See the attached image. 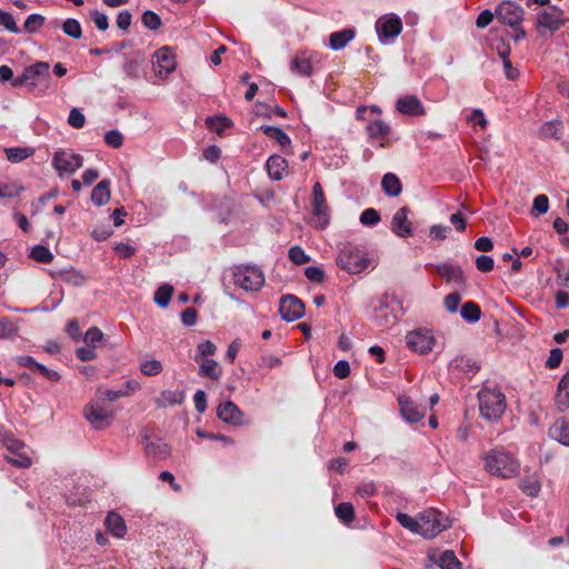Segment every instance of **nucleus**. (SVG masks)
Segmentation results:
<instances>
[{"instance_id":"nucleus-1","label":"nucleus","mask_w":569,"mask_h":569,"mask_svg":"<svg viewBox=\"0 0 569 569\" xmlns=\"http://www.w3.org/2000/svg\"><path fill=\"white\" fill-rule=\"evenodd\" d=\"M12 87H28L34 94H44L51 87L50 66L39 61L23 69L22 74L11 82Z\"/></svg>"},{"instance_id":"nucleus-2","label":"nucleus","mask_w":569,"mask_h":569,"mask_svg":"<svg viewBox=\"0 0 569 569\" xmlns=\"http://www.w3.org/2000/svg\"><path fill=\"white\" fill-rule=\"evenodd\" d=\"M480 416L488 421H498L506 410V397L498 389L482 388L478 392Z\"/></svg>"},{"instance_id":"nucleus-3","label":"nucleus","mask_w":569,"mask_h":569,"mask_svg":"<svg viewBox=\"0 0 569 569\" xmlns=\"http://www.w3.org/2000/svg\"><path fill=\"white\" fill-rule=\"evenodd\" d=\"M486 470L501 478L515 477L519 471L518 461L509 453L491 450L485 457Z\"/></svg>"},{"instance_id":"nucleus-4","label":"nucleus","mask_w":569,"mask_h":569,"mask_svg":"<svg viewBox=\"0 0 569 569\" xmlns=\"http://www.w3.org/2000/svg\"><path fill=\"white\" fill-rule=\"evenodd\" d=\"M566 23L565 12L557 6H547L536 14V29L540 37L552 36Z\"/></svg>"},{"instance_id":"nucleus-5","label":"nucleus","mask_w":569,"mask_h":569,"mask_svg":"<svg viewBox=\"0 0 569 569\" xmlns=\"http://www.w3.org/2000/svg\"><path fill=\"white\" fill-rule=\"evenodd\" d=\"M450 527V521L442 512L428 509L419 513L418 535L432 539Z\"/></svg>"},{"instance_id":"nucleus-6","label":"nucleus","mask_w":569,"mask_h":569,"mask_svg":"<svg viewBox=\"0 0 569 569\" xmlns=\"http://www.w3.org/2000/svg\"><path fill=\"white\" fill-rule=\"evenodd\" d=\"M233 280L246 291H258L264 283V273L256 264H239L233 269Z\"/></svg>"},{"instance_id":"nucleus-7","label":"nucleus","mask_w":569,"mask_h":569,"mask_svg":"<svg viewBox=\"0 0 569 569\" xmlns=\"http://www.w3.org/2000/svg\"><path fill=\"white\" fill-rule=\"evenodd\" d=\"M337 264L349 273H360L369 264L365 253L353 244H346L337 257Z\"/></svg>"},{"instance_id":"nucleus-8","label":"nucleus","mask_w":569,"mask_h":569,"mask_svg":"<svg viewBox=\"0 0 569 569\" xmlns=\"http://www.w3.org/2000/svg\"><path fill=\"white\" fill-rule=\"evenodd\" d=\"M4 447L8 451L6 460L17 468H29L32 465L29 448L20 440L6 438Z\"/></svg>"},{"instance_id":"nucleus-9","label":"nucleus","mask_w":569,"mask_h":569,"mask_svg":"<svg viewBox=\"0 0 569 569\" xmlns=\"http://www.w3.org/2000/svg\"><path fill=\"white\" fill-rule=\"evenodd\" d=\"M82 164V156L71 150H59L54 152L52 158V166L58 171L59 176H63L64 173L72 174L81 168Z\"/></svg>"},{"instance_id":"nucleus-10","label":"nucleus","mask_w":569,"mask_h":569,"mask_svg":"<svg viewBox=\"0 0 569 569\" xmlns=\"http://www.w3.org/2000/svg\"><path fill=\"white\" fill-rule=\"evenodd\" d=\"M376 30L381 43L388 44L400 34L402 30V21L396 14H389L378 19L376 22Z\"/></svg>"},{"instance_id":"nucleus-11","label":"nucleus","mask_w":569,"mask_h":569,"mask_svg":"<svg viewBox=\"0 0 569 569\" xmlns=\"http://www.w3.org/2000/svg\"><path fill=\"white\" fill-rule=\"evenodd\" d=\"M311 206L312 213L317 218V227L325 229L329 224L330 214L320 182H316L312 187Z\"/></svg>"},{"instance_id":"nucleus-12","label":"nucleus","mask_w":569,"mask_h":569,"mask_svg":"<svg viewBox=\"0 0 569 569\" xmlns=\"http://www.w3.org/2000/svg\"><path fill=\"white\" fill-rule=\"evenodd\" d=\"M406 342L410 350L426 355L433 349L436 340L428 330L416 329L407 333Z\"/></svg>"},{"instance_id":"nucleus-13","label":"nucleus","mask_w":569,"mask_h":569,"mask_svg":"<svg viewBox=\"0 0 569 569\" xmlns=\"http://www.w3.org/2000/svg\"><path fill=\"white\" fill-rule=\"evenodd\" d=\"M84 416L94 429H104L113 420V412L100 402L88 405L84 408Z\"/></svg>"},{"instance_id":"nucleus-14","label":"nucleus","mask_w":569,"mask_h":569,"mask_svg":"<svg viewBox=\"0 0 569 569\" xmlns=\"http://www.w3.org/2000/svg\"><path fill=\"white\" fill-rule=\"evenodd\" d=\"M495 16L501 23L517 27L521 24L525 11L512 1H503L496 8Z\"/></svg>"},{"instance_id":"nucleus-15","label":"nucleus","mask_w":569,"mask_h":569,"mask_svg":"<svg viewBox=\"0 0 569 569\" xmlns=\"http://www.w3.org/2000/svg\"><path fill=\"white\" fill-rule=\"evenodd\" d=\"M279 313L288 322L296 321L305 315V305L296 296L286 295L279 301Z\"/></svg>"},{"instance_id":"nucleus-16","label":"nucleus","mask_w":569,"mask_h":569,"mask_svg":"<svg viewBox=\"0 0 569 569\" xmlns=\"http://www.w3.org/2000/svg\"><path fill=\"white\" fill-rule=\"evenodd\" d=\"M410 209L401 207L396 211L391 220V230L401 238L411 237L413 233L411 221L408 219Z\"/></svg>"},{"instance_id":"nucleus-17","label":"nucleus","mask_w":569,"mask_h":569,"mask_svg":"<svg viewBox=\"0 0 569 569\" xmlns=\"http://www.w3.org/2000/svg\"><path fill=\"white\" fill-rule=\"evenodd\" d=\"M154 67L159 74L168 76L176 69V56L172 49L163 47L154 52Z\"/></svg>"},{"instance_id":"nucleus-18","label":"nucleus","mask_w":569,"mask_h":569,"mask_svg":"<svg viewBox=\"0 0 569 569\" xmlns=\"http://www.w3.org/2000/svg\"><path fill=\"white\" fill-rule=\"evenodd\" d=\"M400 412L402 418L410 423L420 421L425 415L426 409L416 405L410 398L401 396L398 399Z\"/></svg>"},{"instance_id":"nucleus-19","label":"nucleus","mask_w":569,"mask_h":569,"mask_svg":"<svg viewBox=\"0 0 569 569\" xmlns=\"http://www.w3.org/2000/svg\"><path fill=\"white\" fill-rule=\"evenodd\" d=\"M217 416L226 423L240 426L242 425V411L232 401H226L217 407Z\"/></svg>"},{"instance_id":"nucleus-20","label":"nucleus","mask_w":569,"mask_h":569,"mask_svg":"<svg viewBox=\"0 0 569 569\" xmlns=\"http://www.w3.org/2000/svg\"><path fill=\"white\" fill-rule=\"evenodd\" d=\"M396 109L398 112L410 117L422 116L426 112L422 102L416 96L399 98L396 102Z\"/></svg>"},{"instance_id":"nucleus-21","label":"nucleus","mask_w":569,"mask_h":569,"mask_svg":"<svg viewBox=\"0 0 569 569\" xmlns=\"http://www.w3.org/2000/svg\"><path fill=\"white\" fill-rule=\"evenodd\" d=\"M143 443L146 456L153 460L167 459L171 453V449L167 443L161 440L150 441L147 435L143 436Z\"/></svg>"},{"instance_id":"nucleus-22","label":"nucleus","mask_w":569,"mask_h":569,"mask_svg":"<svg viewBox=\"0 0 569 569\" xmlns=\"http://www.w3.org/2000/svg\"><path fill=\"white\" fill-rule=\"evenodd\" d=\"M437 272L448 282L463 283V271L459 266L451 263H440L436 266Z\"/></svg>"},{"instance_id":"nucleus-23","label":"nucleus","mask_w":569,"mask_h":569,"mask_svg":"<svg viewBox=\"0 0 569 569\" xmlns=\"http://www.w3.org/2000/svg\"><path fill=\"white\" fill-rule=\"evenodd\" d=\"M356 37V31L352 28H347L329 36V47L335 50L343 49Z\"/></svg>"},{"instance_id":"nucleus-24","label":"nucleus","mask_w":569,"mask_h":569,"mask_svg":"<svg viewBox=\"0 0 569 569\" xmlns=\"http://www.w3.org/2000/svg\"><path fill=\"white\" fill-rule=\"evenodd\" d=\"M104 525L107 530L117 538H123L127 532V526L123 518L117 512H109Z\"/></svg>"},{"instance_id":"nucleus-25","label":"nucleus","mask_w":569,"mask_h":569,"mask_svg":"<svg viewBox=\"0 0 569 569\" xmlns=\"http://www.w3.org/2000/svg\"><path fill=\"white\" fill-rule=\"evenodd\" d=\"M290 70L302 77L312 74L311 58L306 52L297 54L290 62Z\"/></svg>"},{"instance_id":"nucleus-26","label":"nucleus","mask_w":569,"mask_h":569,"mask_svg":"<svg viewBox=\"0 0 569 569\" xmlns=\"http://www.w3.org/2000/svg\"><path fill=\"white\" fill-rule=\"evenodd\" d=\"M266 168L269 177L272 180L279 181L283 178V172L287 169V161L281 156L273 154L268 158Z\"/></svg>"},{"instance_id":"nucleus-27","label":"nucleus","mask_w":569,"mask_h":569,"mask_svg":"<svg viewBox=\"0 0 569 569\" xmlns=\"http://www.w3.org/2000/svg\"><path fill=\"white\" fill-rule=\"evenodd\" d=\"M549 436L561 445L569 446V420H556L549 429Z\"/></svg>"},{"instance_id":"nucleus-28","label":"nucleus","mask_w":569,"mask_h":569,"mask_svg":"<svg viewBox=\"0 0 569 569\" xmlns=\"http://www.w3.org/2000/svg\"><path fill=\"white\" fill-rule=\"evenodd\" d=\"M111 182L109 179L101 180L91 192V201L97 206L101 207L109 202Z\"/></svg>"},{"instance_id":"nucleus-29","label":"nucleus","mask_w":569,"mask_h":569,"mask_svg":"<svg viewBox=\"0 0 569 569\" xmlns=\"http://www.w3.org/2000/svg\"><path fill=\"white\" fill-rule=\"evenodd\" d=\"M184 401V392L181 390H164L157 398L156 403L160 408L181 405Z\"/></svg>"},{"instance_id":"nucleus-30","label":"nucleus","mask_w":569,"mask_h":569,"mask_svg":"<svg viewBox=\"0 0 569 569\" xmlns=\"http://www.w3.org/2000/svg\"><path fill=\"white\" fill-rule=\"evenodd\" d=\"M381 188L387 196L397 197L401 193L402 184L395 173L388 172L382 177Z\"/></svg>"},{"instance_id":"nucleus-31","label":"nucleus","mask_w":569,"mask_h":569,"mask_svg":"<svg viewBox=\"0 0 569 569\" xmlns=\"http://www.w3.org/2000/svg\"><path fill=\"white\" fill-rule=\"evenodd\" d=\"M260 130L269 138L276 140L282 148L291 144L290 137L279 127L261 126Z\"/></svg>"},{"instance_id":"nucleus-32","label":"nucleus","mask_w":569,"mask_h":569,"mask_svg":"<svg viewBox=\"0 0 569 569\" xmlns=\"http://www.w3.org/2000/svg\"><path fill=\"white\" fill-rule=\"evenodd\" d=\"M366 129L371 139H383L391 130L390 126L380 119L369 121Z\"/></svg>"},{"instance_id":"nucleus-33","label":"nucleus","mask_w":569,"mask_h":569,"mask_svg":"<svg viewBox=\"0 0 569 569\" xmlns=\"http://www.w3.org/2000/svg\"><path fill=\"white\" fill-rule=\"evenodd\" d=\"M7 159L12 163L21 162L34 153L30 147H12L4 150Z\"/></svg>"},{"instance_id":"nucleus-34","label":"nucleus","mask_w":569,"mask_h":569,"mask_svg":"<svg viewBox=\"0 0 569 569\" xmlns=\"http://www.w3.org/2000/svg\"><path fill=\"white\" fill-rule=\"evenodd\" d=\"M436 563L441 569H461L462 565L459 559L456 557L452 550H446L441 552Z\"/></svg>"},{"instance_id":"nucleus-35","label":"nucleus","mask_w":569,"mask_h":569,"mask_svg":"<svg viewBox=\"0 0 569 569\" xmlns=\"http://www.w3.org/2000/svg\"><path fill=\"white\" fill-rule=\"evenodd\" d=\"M460 315L468 322H477L481 317V310L477 303L468 301L462 305Z\"/></svg>"},{"instance_id":"nucleus-36","label":"nucleus","mask_w":569,"mask_h":569,"mask_svg":"<svg viewBox=\"0 0 569 569\" xmlns=\"http://www.w3.org/2000/svg\"><path fill=\"white\" fill-rule=\"evenodd\" d=\"M199 375L214 380L219 379L221 371L218 369V362L213 359H204L200 365Z\"/></svg>"},{"instance_id":"nucleus-37","label":"nucleus","mask_w":569,"mask_h":569,"mask_svg":"<svg viewBox=\"0 0 569 569\" xmlns=\"http://www.w3.org/2000/svg\"><path fill=\"white\" fill-rule=\"evenodd\" d=\"M62 31L68 37L78 40L82 37V28L77 19L69 18L61 24Z\"/></svg>"},{"instance_id":"nucleus-38","label":"nucleus","mask_w":569,"mask_h":569,"mask_svg":"<svg viewBox=\"0 0 569 569\" xmlns=\"http://www.w3.org/2000/svg\"><path fill=\"white\" fill-rule=\"evenodd\" d=\"M173 293V287L170 284H162L160 286L157 291L154 292V302L161 307L164 308L169 305L171 297Z\"/></svg>"},{"instance_id":"nucleus-39","label":"nucleus","mask_w":569,"mask_h":569,"mask_svg":"<svg viewBox=\"0 0 569 569\" xmlns=\"http://www.w3.org/2000/svg\"><path fill=\"white\" fill-rule=\"evenodd\" d=\"M335 513L343 523H350L355 518L353 506L350 502H341L337 505Z\"/></svg>"},{"instance_id":"nucleus-40","label":"nucleus","mask_w":569,"mask_h":569,"mask_svg":"<svg viewBox=\"0 0 569 569\" xmlns=\"http://www.w3.org/2000/svg\"><path fill=\"white\" fill-rule=\"evenodd\" d=\"M206 122L208 128L218 134H221L226 128L231 126L229 118L222 116L208 117Z\"/></svg>"},{"instance_id":"nucleus-41","label":"nucleus","mask_w":569,"mask_h":569,"mask_svg":"<svg viewBox=\"0 0 569 569\" xmlns=\"http://www.w3.org/2000/svg\"><path fill=\"white\" fill-rule=\"evenodd\" d=\"M18 326L10 319L3 318L0 320V339H13L18 336Z\"/></svg>"},{"instance_id":"nucleus-42","label":"nucleus","mask_w":569,"mask_h":569,"mask_svg":"<svg viewBox=\"0 0 569 569\" xmlns=\"http://www.w3.org/2000/svg\"><path fill=\"white\" fill-rule=\"evenodd\" d=\"M396 519L403 528L418 535L419 516L417 518H412L407 513L398 512Z\"/></svg>"},{"instance_id":"nucleus-43","label":"nucleus","mask_w":569,"mask_h":569,"mask_svg":"<svg viewBox=\"0 0 569 569\" xmlns=\"http://www.w3.org/2000/svg\"><path fill=\"white\" fill-rule=\"evenodd\" d=\"M44 23V17L38 13L28 16L24 21L23 28L28 33L37 32Z\"/></svg>"},{"instance_id":"nucleus-44","label":"nucleus","mask_w":569,"mask_h":569,"mask_svg":"<svg viewBox=\"0 0 569 569\" xmlns=\"http://www.w3.org/2000/svg\"><path fill=\"white\" fill-rule=\"evenodd\" d=\"M30 257L33 260L42 263H48L53 259L51 251L47 247L40 244L33 247Z\"/></svg>"},{"instance_id":"nucleus-45","label":"nucleus","mask_w":569,"mask_h":569,"mask_svg":"<svg viewBox=\"0 0 569 569\" xmlns=\"http://www.w3.org/2000/svg\"><path fill=\"white\" fill-rule=\"evenodd\" d=\"M540 488L539 481L532 477L525 478L520 481V489L530 497H536Z\"/></svg>"},{"instance_id":"nucleus-46","label":"nucleus","mask_w":569,"mask_h":569,"mask_svg":"<svg viewBox=\"0 0 569 569\" xmlns=\"http://www.w3.org/2000/svg\"><path fill=\"white\" fill-rule=\"evenodd\" d=\"M141 20L143 26L149 30H158L161 26V18L151 10L144 11Z\"/></svg>"},{"instance_id":"nucleus-47","label":"nucleus","mask_w":569,"mask_h":569,"mask_svg":"<svg viewBox=\"0 0 569 569\" xmlns=\"http://www.w3.org/2000/svg\"><path fill=\"white\" fill-rule=\"evenodd\" d=\"M140 370L148 377H153L162 371V363L159 360H147L140 365Z\"/></svg>"},{"instance_id":"nucleus-48","label":"nucleus","mask_w":569,"mask_h":569,"mask_svg":"<svg viewBox=\"0 0 569 569\" xmlns=\"http://www.w3.org/2000/svg\"><path fill=\"white\" fill-rule=\"evenodd\" d=\"M452 363L456 368H460L465 372H477L479 370V366L471 358L457 357L453 359Z\"/></svg>"},{"instance_id":"nucleus-49","label":"nucleus","mask_w":569,"mask_h":569,"mask_svg":"<svg viewBox=\"0 0 569 569\" xmlns=\"http://www.w3.org/2000/svg\"><path fill=\"white\" fill-rule=\"evenodd\" d=\"M0 26H3L8 31L18 34L20 33V29L18 28L13 16L0 9Z\"/></svg>"},{"instance_id":"nucleus-50","label":"nucleus","mask_w":569,"mask_h":569,"mask_svg":"<svg viewBox=\"0 0 569 569\" xmlns=\"http://www.w3.org/2000/svg\"><path fill=\"white\" fill-rule=\"evenodd\" d=\"M540 134L543 138H560V123L559 122H546L540 128Z\"/></svg>"},{"instance_id":"nucleus-51","label":"nucleus","mask_w":569,"mask_h":569,"mask_svg":"<svg viewBox=\"0 0 569 569\" xmlns=\"http://www.w3.org/2000/svg\"><path fill=\"white\" fill-rule=\"evenodd\" d=\"M380 221L379 212L373 208L365 209L360 214V222L365 226H375Z\"/></svg>"},{"instance_id":"nucleus-52","label":"nucleus","mask_w":569,"mask_h":569,"mask_svg":"<svg viewBox=\"0 0 569 569\" xmlns=\"http://www.w3.org/2000/svg\"><path fill=\"white\" fill-rule=\"evenodd\" d=\"M104 141L112 148H120L123 144V136L119 130L112 129L104 133Z\"/></svg>"},{"instance_id":"nucleus-53","label":"nucleus","mask_w":569,"mask_h":569,"mask_svg":"<svg viewBox=\"0 0 569 569\" xmlns=\"http://www.w3.org/2000/svg\"><path fill=\"white\" fill-rule=\"evenodd\" d=\"M1 198H17L23 188L17 183H0Z\"/></svg>"},{"instance_id":"nucleus-54","label":"nucleus","mask_w":569,"mask_h":569,"mask_svg":"<svg viewBox=\"0 0 569 569\" xmlns=\"http://www.w3.org/2000/svg\"><path fill=\"white\" fill-rule=\"evenodd\" d=\"M90 18L100 31H106L109 28V20L106 13L99 10H91Z\"/></svg>"},{"instance_id":"nucleus-55","label":"nucleus","mask_w":569,"mask_h":569,"mask_svg":"<svg viewBox=\"0 0 569 569\" xmlns=\"http://www.w3.org/2000/svg\"><path fill=\"white\" fill-rule=\"evenodd\" d=\"M289 259L296 264H303L310 260V257L298 246L289 249Z\"/></svg>"},{"instance_id":"nucleus-56","label":"nucleus","mask_w":569,"mask_h":569,"mask_svg":"<svg viewBox=\"0 0 569 569\" xmlns=\"http://www.w3.org/2000/svg\"><path fill=\"white\" fill-rule=\"evenodd\" d=\"M103 338L102 331L98 327H91L84 335V342L94 348L96 343L100 342Z\"/></svg>"},{"instance_id":"nucleus-57","label":"nucleus","mask_w":569,"mask_h":569,"mask_svg":"<svg viewBox=\"0 0 569 569\" xmlns=\"http://www.w3.org/2000/svg\"><path fill=\"white\" fill-rule=\"evenodd\" d=\"M68 123L76 129H80L84 126L86 118L79 109L72 108L69 112Z\"/></svg>"},{"instance_id":"nucleus-58","label":"nucleus","mask_w":569,"mask_h":569,"mask_svg":"<svg viewBox=\"0 0 569 569\" xmlns=\"http://www.w3.org/2000/svg\"><path fill=\"white\" fill-rule=\"evenodd\" d=\"M450 231L451 229L448 226L433 224L430 228L429 236L435 240L443 241L445 239H447Z\"/></svg>"},{"instance_id":"nucleus-59","label":"nucleus","mask_w":569,"mask_h":569,"mask_svg":"<svg viewBox=\"0 0 569 569\" xmlns=\"http://www.w3.org/2000/svg\"><path fill=\"white\" fill-rule=\"evenodd\" d=\"M305 274L308 280L316 282V283H321L325 280L323 270L316 266L307 267L305 270Z\"/></svg>"},{"instance_id":"nucleus-60","label":"nucleus","mask_w":569,"mask_h":569,"mask_svg":"<svg viewBox=\"0 0 569 569\" xmlns=\"http://www.w3.org/2000/svg\"><path fill=\"white\" fill-rule=\"evenodd\" d=\"M461 301V296L458 292H452L446 296L445 298V307L447 311L450 313H456L458 311L459 305Z\"/></svg>"},{"instance_id":"nucleus-61","label":"nucleus","mask_w":569,"mask_h":569,"mask_svg":"<svg viewBox=\"0 0 569 569\" xmlns=\"http://www.w3.org/2000/svg\"><path fill=\"white\" fill-rule=\"evenodd\" d=\"M476 267L481 272H490L495 267V261L490 256H479L476 259Z\"/></svg>"},{"instance_id":"nucleus-62","label":"nucleus","mask_w":569,"mask_h":569,"mask_svg":"<svg viewBox=\"0 0 569 569\" xmlns=\"http://www.w3.org/2000/svg\"><path fill=\"white\" fill-rule=\"evenodd\" d=\"M549 209V199L546 194H539L533 199L532 210L538 214H545Z\"/></svg>"},{"instance_id":"nucleus-63","label":"nucleus","mask_w":569,"mask_h":569,"mask_svg":"<svg viewBox=\"0 0 569 569\" xmlns=\"http://www.w3.org/2000/svg\"><path fill=\"white\" fill-rule=\"evenodd\" d=\"M63 279L66 282L71 283L72 286L80 287L86 282V278L83 274L76 270L66 271L63 274Z\"/></svg>"},{"instance_id":"nucleus-64","label":"nucleus","mask_w":569,"mask_h":569,"mask_svg":"<svg viewBox=\"0 0 569 569\" xmlns=\"http://www.w3.org/2000/svg\"><path fill=\"white\" fill-rule=\"evenodd\" d=\"M16 361L20 367H26L36 373L38 372L39 367L42 365L37 362L31 356H19Z\"/></svg>"}]
</instances>
